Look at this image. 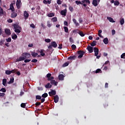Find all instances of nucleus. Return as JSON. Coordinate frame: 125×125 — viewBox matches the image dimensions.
<instances>
[{"label":"nucleus","instance_id":"obj_45","mask_svg":"<svg viewBox=\"0 0 125 125\" xmlns=\"http://www.w3.org/2000/svg\"><path fill=\"white\" fill-rule=\"evenodd\" d=\"M54 16V14H53V13H51L49 14V15H48V17H49L50 18H52Z\"/></svg>","mask_w":125,"mask_h":125},{"label":"nucleus","instance_id":"obj_4","mask_svg":"<svg viewBox=\"0 0 125 125\" xmlns=\"http://www.w3.org/2000/svg\"><path fill=\"white\" fill-rule=\"evenodd\" d=\"M85 54V52L82 50H80L78 51V54L80 55V56H78V58L81 59L83 57V55Z\"/></svg>","mask_w":125,"mask_h":125},{"label":"nucleus","instance_id":"obj_49","mask_svg":"<svg viewBox=\"0 0 125 125\" xmlns=\"http://www.w3.org/2000/svg\"><path fill=\"white\" fill-rule=\"evenodd\" d=\"M21 108L25 107V104H24V103L21 104Z\"/></svg>","mask_w":125,"mask_h":125},{"label":"nucleus","instance_id":"obj_64","mask_svg":"<svg viewBox=\"0 0 125 125\" xmlns=\"http://www.w3.org/2000/svg\"><path fill=\"white\" fill-rule=\"evenodd\" d=\"M13 21L11 19L7 20V22H8V23H12Z\"/></svg>","mask_w":125,"mask_h":125},{"label":"nucleus","instance_id":"obj_28","mask_svg":"<svg viewBox=\"0 0 125 125\" xmlns=\"http://www.w3.org/2000/svg\"><path fill=\"white\" fill-rule=\"evenodd\" d=\"M81 3H85L86 2V3L88 4H90V1L89 0H81Z\"/></svg>","mask_w":125,"mask_h":125},{"label":"nucleus","instance_id":"obj_50","mask_svg":"<svg viewBox=\"0 0 125 125\" xmlns=\"http://www.w3.org/2000/svg\"><path fill=\"white\" fill-rule=\"evenodd\" d=\"M113 3H114V5H119L120 4V2L118 1H116L114 2H113Z\"/></svg>","mask_w":125,"mask_h":125},{"label":"nucleus","instance_id":"obj_6","mask_svg":"<svg viewBox=\"0 0 125 125\" xmlns=\"http://www.w3.org/2000/svg\"><path fill=\"white\" fill-rule=\"evenodd\" d=\"M56 94V91L55 90L51 89V92H49V95L50 96H54Z\"/></svg>","mask_w":125,"mask_h":125},{"label":"nucleus","instance_id":"obj_37","mask_svg":"<svg viewBox=\"0 0 125 125\" xmlns=\"http://www.w3.org/2000/svg\"><path fill=\"white\" fill-rule=\"evenodd\" d=\"M64 31L65 32V33H68V32L69 31V30L67 26H64Z\"/></svg>","mask_w":125,"mask_h":125},{"label":"nucleus","instance_id":"obj_13","mask_svg":"<svg viewBox=\"0 0 125 125\" xmlns=\"http://www.w3.org/2000/svg\"><path fill=\"white\" fill-rule=\"evenodd\" d=\"M94 52H95V56L99 55V49L98 48H94Z\"/></svg>","mask_w":125,"mask_h":125},{"label":"nucleus","instance_id":"obj_21","mask_svg":"<svg viewBox=\"0 0 125 125\" xmlns=\"http://www.w3.org/2000/svg\"><path fill=\"white\" fill-rule=\"evenodd\" d=\"M92 4H93L94 6H95V7L97 6L98 5V1H97V0H93Z\"/></svg>","mask_w":125,"mask_h":125},{"label":"nucleus","instance_id":"obj_38","mask_svg":"<svg viewBox=\"0 0 125 125\" xmlns=\"http://www.w3.org/2000/svg\"><path fill=\"white\" fill-rule=\"evenodd\" d=\"M78 34H80V36H81V37H84V36H85L83 31L79 32Z\"/></svg>","mask_w":125,"mask_h":125},{"label":"nucleus","instance_id":"obj_32","mask_svg":"<svg viewBox=\"0 0 125 125\" xmlns=\"http://www.w3.org/2000/svg\"><path fill=\"white\" fill-rule=\"evenodd\" d=\"M69 62H67L65 63H64V64H63V65H62V67H67V66H68L69 65Z\"/></svg>","mask_w":125,"mask_h":125},{"label":"nucleus","instance_id":"obj_16","mask_svg":"<svg viewBox=\"0 0 125 125\" xmlns=\"http://www.w3.org/2000/svg\"><path fill=\"white\" fill-rule=\"evenodd\" d=\"M5 13V12L3 11V9L1 7H0V16L1 17L3 16Z\"/></svg>","mask_w":125,"mask_h":125},{"label":"nucleus","instance_id":"obj_52","mask_svg":"<svg viewBox=\"0 0 125 125\" xmlns=\"http://www.w3.org/2000/svg\"><path fill=\"white\" fill-rule=\"evenodd\" d=\"M38 61L37 59H33L32 60H31V62L33 63H36Z\"/></svg>","mask_w":125,"mask_h":125},{"label":"nucleus","instance_id":"obj_51","mask_svg":"<svg viewBox=\"0 0 125 125\" xmlns=\"http://www.w3.org/2000/svg\"><path fill=\"white\" fill-rule=\"evenodd\" d=\"M6 42H11V38H8V39H6Z\"/></svg>","mask_w":125,"mask_h":125},{"label":"nucleus","instance_id":"obj_14","mask_svg":"<svg viewBox=\"0 0 125 125\" xmlns=\"http://www.w3.org/2000/svg\"><path fill=\"white\" fill-rule=\"evenodd\" d=\"M17 17V13H15V12H13L11 13V15L10 16V17L11 18H15Z\"/></svg>","mask_w":125,"mask_h":125},{"label":"nucleus","instance_id":"obj_23","mask_svg":"<svg viewBox=\"0 0 125 125\" xmlns=\"http://www.w3.org/2000/svg\"><path fill=\"white\" fill-rule=\"evenodd\" d=\"M51 81V84H52V85H54V86H57V82H56L54 80H50Z\"/></svg>","mask_w":125,"mask_h":125},{"label":"nucleus","instance_id":"obj_33","mask_svg":"<svg viewBox=\"0 0 125 125\" xmlns=\"http://www.w3.org/2000/svg\"><path fill=\"white\" fill-rule=\"evenodd\" d=\"M120 23L122 25H124V24L125 23V20H124V18L121 19V20L120 21Z\"/></svg>","mask_w":125,"mask_h":125},{"label":"nucleus","instance_id":"obj_11","mask_svg":"<svg viewBox=\"0 0 125 125\" xmlns=\"http://www.w3.org/2000/svg\"><path fill=\"white\" fill-rule=\"evenodd\" d=\"M25 59H28V58L20 57L19 59H16V62H20L21 61H23L25 60Z\"/></svg>","mask_w":125,"mask_h":125},{"label":"nucleus","instance_id":"obj_36","mask_svg":"<svg viewBox=\"0 0 125 125\" xmlns=\"http://www.w3.org/2000/svg\"><path fill=\"white\" fill-rule=\"evenodd\" d=\"M11 73H13V72H11L10 70H6L5 71V74L7 75H9L11 74Z\"/></svg>","mask_w":125,"mask_h":125},{"label":"nucleus","instance_id":"obj_55","mask_svg":"<svg viewBox=\"0 0 125 125\" xmlns=\"http://www.w3.org/2000/svg\"><path fill=\"white\" fill-rule=\"evenodd\" d=\"M71 47H72V48L73 49V50H75L76 48H77V47L74 44L72 45Z\"/></svg>","mask_w":125,"mask_h":125},{"label":"nucleus","instance_id":"obj_19","mask_svg":"<svg viewBox=\"0 0 125 125\" xmlns=\"http://www.w3.org/2000/svg\"><path fill=\"white\" fill-rule=\"evenodd\" d=\"M18 38L17 35L15 34V33H12L11 35V38L13 40H16Z\"/></svg>","mask_w":125,"mask_h":125},{"label":"nucleus","instance_id":"obj_5","mask_svg":"<svg viewBox=\"0 0 125 125\" xmlns=\"http://www.w3.org/2000/svg\"><path fill=\"white\" fill-rule=\"evenodd\" d=\"M21 0H17L16 1V7H17V9H20L21 8Z\"/></svg>","mask_w":125,"mask_h":125},{"label":"nucleus","instance_id":"obj_25","mask_svg":"<svg viewBox=\"0 0 125 125\" xmlns=\"http://www.w3.org/2000/svg\"><path fill=\"white\" fill-rule=\"evenodd\" d=\"M97 45V42L93 41L92 43H91L90 45L92 47L95 46Z\"/></svg>","mask_w":125,"mask_h":125},{"label":"nucleus","instance_id":"obj_43","mask_svg":"<svg viewBox=\"0 0 125 125\" xmlns=\"http://www.w3.org/2000/svg\"><path fill=\"white\" fill-rule=\"evenodd\" d=\"M121 59H125V53H124L121 55Z\"/></svg>","mask_w":125,"mask_h":125},{"label":"nucleus","instance_id":"obj_58","mask_svg":"<svg viewBox=\"0 0 125 125\" xmlns=\"http://www.w3.org/2000/svg\"><path fill=\"white\" fill-rule=\"evenodd\" d=\"M30 61H31V60H28V59L24 60V62H25V63L29 62H30Z\"/></svg>","mask_w":125,"mask_h":125},{"label":"nucleus","instance_id":"obj_7","mask_svg":"<svg viewBox=\"0 0 125 125\" xmlns=\"http://www.w3.org/2000/svg\"><path fill=\"white\" fill-rule=\"evenodd\" d=\"M67 13V9H65L63 10H61L60 12V14L63 16H66V13Z\"/></svg>","mask_w":125,"mask_h":125},{"label":"nucleus","instance_id":"obj_47","mask_svg":"<svg viewBox=\"0 0 125 125\" xmlns=\"http://www.w3.org/2000/svg\"><path fill=\"white\" fill-rule=\"evenodd\" d=\"M0 92H2L3 93H5V92H6V90H5V88H1V89H0Z\"/></svg>","mask_w":125,"mask_h":125},{"label":"nucleus","instance_id":"obj_39","mask_svg":"<svg viewBox=\"0 0 125 125\" xmlns=\"http://www.w3.org/2000/svg\"><path fill=\"white\" fill-rule=\"evenodd\" d=\"M14 83V78H11L10 79V81H9V82H8V83Z\"/></svg>","mask_w":125,"mask_h":125},{"label":"nucleus","instance_id":"obj_57","mask_svg":"<svg viewBox=\"0 0 125 125\" xmlns=\"http://www.w3.org/2000/svg\"><path fill=\"white\" fill-rule=\"evenodd\" d=\"M4 42V40H1L0 42V45L2 46V44H3V43Z\"/></svg>","mask_w":125,"mask_h":125},{"label":"nucleus","instance_id":"obj_27","mask_svg":"<svg viewBox=\"0 0 125 125\" xmlns=\"http://www.w3.org/2000/svg\"><path fill=\"white\" fill-rule=\"evenodd\" d=\"M45 87L47 89H50L51 88V84L50 83H48L45 85Z\"/></svg>","mask_w":125,"mask_h":125},{"label":"nucleus","instance_id":"obj_42","mask_svg":"<svg viewBox=\"0 0 125 125\" xmlns=\"http://www.w3.org/2000/svg\"><path fill=\"white\" fill-rule=\"evenodd\" d=\"M42 97H41V96H39V95H36V100H40L41 99H41Z\"/></svg>","mask_w":125,"mask_h":125},{"label":"nucleus","instance_id":"obj_2","mask_svg":"<svg viewBox=\"0 0 125 125\" xmlns=\"http://www.w3.org/2000/svg\"><path fill=\"white\" fill-rule=\"evenodd\" d=\"M52 47L53 48H56L57 47V44H56V42H51V45H49V46H48V48H49V49L51 50V48H52Z\"/></svg>","mask_w":125,"mask_h":125},{"label":"nucleus","instance_id":"obj_29","mask_svg":"<svg viewBox=\"0 0 125 125\" xmlns=\"http://www.w3.org/2000/svg\"><path fill=\"white\" fill-rule=\"evenodd\" d=\"M10 10L12 12H14L15 11V9H14V6L12 3L10 4Z\"/></svg>","mask_w":125,"mask_h":125},{"label":"nucleus","instance_id":"obj_35","mask_svg":"<svg viewBox=\"0 0 125 125\" xmlns=\"http://www.w3.org/2000/svg\"><path fill=\"white\" fill-rule=\"evenodd\" d=\"M41 97L43 98H46L47 97H48V94L47 93H44L42 95V96H41Z\"/></svg>","mask_w":125,"mask_h":125},{"label":"nucleus","instance_id":"obj_48","mask_svg":"<svg viewBox=\"0 0 125 125\" xmlns=\"http://www.w3.org/2000/svg\"><path fill=\"white\" fill-rule=\"evenodd\" d=\"M11 72H12L13 73H15L18 72V71H17V69H14V70H12L11 71H10Z\"/></svg>","mask_w":125,"mask_h":125},{"label":"nucleus","instance_id":"obj_53","mask_svg":"<svg viewBox=\"0 0 125 125\" xmlns=\"http://www.w3.org/2000/svg\"><path fill=\"white\" fill-rule=\"evenodd\" d=\"M69 10H70V11H71V12H73L74 8H73V7L70 6L69 7Z\"/></svg>","mask_w":125,"mask_h":125},{"label":"nucleus","instance_id":"obj_22","mask_svg":"<svg viewBox=\"0 0 125 125\" xmlns=\"http://www.w3.org/2000/svg\"><path fill=\"white\" fill-rule=\"evenodd\" d=\"M102 32V30H99L98 33V36H99V37H100V38L104 39V36H103L101 35Z\"/></svg>","mask_w":125,"mask_h":125},{"label":"nucleus","instance_id":"obj_1","mask_svg":"<svg viewBox=\"0 0 125 125\" xmlns=\"http://www.w3.org/2000/svg\"><path fill=\"white\" fill-rule=\"evenodd\" d=\"M13 27L14 28V32L17 34L21 33V30H22V27L17 24H13Z\"/></svg>","mask_w":125,"mask_h":125},{"label":"nucleus","instance_id":"obj_17","mask_svg":"<svg viewBox=\"0 0 125 125\" xmlns=\"http://www.w3.org/2000/svg\"><path fill=\"white\" fill-rule=\"evenodd\" d=\"M77 59V56H70L68 57V60H75Z\"/></svg>","mask_w":125,"mask_h":125},{"label":"nucleus","instance_id":"obj_18","mask_svg":"<svg viewBox=\"0 0 125 125\" xmlns=\"http://www.w3.org/2000/svg\"><path fill=\"white\" fill-rule=\"evenodd\" d=\"M58 79L60 81H63V80H64V76L63 74H59V75H58Z\"/></svg>","mask_w":125,"mask_h":125},{"label":"nucleus","instance_id":"obj_20","mask_svg":"<svg viewBox=\"0 0 125 125\" xmlns=\"http://www.w3.org/2000/svg\"><path fill=\"white\" fill-rule=\"evenodd\" d=\"M106 19H107V20H108V21H109V22H111V23H115V21H114V20H113V18H112L111 17H107Z\"/></svg>","mask_w":125,"mask_h":125},{"label":"nucleus","instance_id":"obj_56","mask_svg":"<svg viewBox=\"0 0 125 125\" xmlns=\"http://www.w3.org/2000/svg\"><path fill=\"white\" fill-rule=\"evenodd\" d=\"M56 3H57V4L60 5L61 4V1L60 0H57L56 1Z\"/></svg>","mask_w":125,"mask_h":125},{"label":"nucleus","instance_id":"obj_8","mask_svg":"<svg viewBox=\"0 0 125 125\" xmlns=\"http://www.w3.org/2000/svg\"><path fill=\"white\" fill-rule=\"evenodd\" d=\"M46 77L48 78L47 80L49 81L54 79L53 77H51V73H48V74H47Z\"/></svg>","mask_w":125,"mask_h":125},{"label":"nucleus","instance_id":"obj_60","mask_svg":"<svg viewBox=\"0 0 125 125\" xmlns=\"http://www.w3.org/2000/svg\"><path fill=\"white\" fill-rule=\"evenodd\" d=\"M5 94L4 93H0V97H3Z\"/></svg>","mask_w":125,"mask_h":125},{"label":"nucleus","instance_id":"obj_10","mask_svg":"<svg viewBox=\"0 0 125 125\" xmlns=\"http://www.w3.org/2000/svg\"><path fill=\"white\" fill-rule=\"evenodd\" d=\"M59 100V97L58 95L54 96V97L53 98V101L54 103H57L58 102V101Z\"/></svg>","mask_w":125,"mask_h":125},{"label":"nucleus","instance_id":"obj_30","mask_svg":"<svg viewBox=\"0 0 125 125\" xmlns=\"http://www.w3.org/2000/svg\"><path fill=\"white\" fill-rule=\"evenodd\" d=\"M23 17L25 18H28V13L26 11L23 12Z\"/></svg>","mask_w":125,"mask_h":125},{"label":"nucleus","instance_id":"obj_41","mask_svg":"<svg viewBox=\"0 0 125 125\" xmlns=\"http://www.w3.org/2000/svg\"><path fill=\"white\" fill-rule=\"evenodd\" d=\"M40 55L42 57L45 56V53H43V50L41 49V51H40Z\"/></svg>","mask_w":125,"mask_h":125},{"label":"nucleus","instance_id":"obj_15","mask_svg":"<svg viewBox=\"0 0 125 125\" xmlns=\"http://www.w3.org/2000/svg\"><path fill=\"white\" fill-rule=\"evenodd\" d=\"M38 53H36L35 52H31L30 56H32L33 58L37 57Z\"/></svg>","mask_w":125,"mask_h":125},{"label":"nucleus","instance_id":"obj_3","mask_svg":"<svg viewBox=\"0 0 125 125\" xmlns=\"http://www.w3.org/2000/svg\"><path fill=\"white\" fill-rule=\"evenodd\" d=\"M31 56V55H30V54L27 53L26 52H24V53H22V54H21V57L24 58H26V59H29Z\"/></svg>","mask_w":125,"mask_h":125},{"label":"nucleus","instance_id":"obj_61","mask_svg":"<svg viewBox=\"0 0 125 125\" xmlns=\"http://www.w3.org/2000/svg\"><path fill=\"white\" fill-rule=\"evenodd\" d=\"M47 26H48V27H51V24L50 23V21H48V24H47Z\"/></svg>","mask_w":125,"mask_h":125},{"label":"nucleus","instance_id":"obj_12","mask_svg":"<svg viewBox=\"0 0 125 125\" xmlns=\"http://www.w3.org/2000/svg\"><path fill=\"white\" fill-rule=\"evenodd\" d=\"M87 50L89 51V53H92L93 52V47L90 46V45H88L86 48Z\"/></svg>","mask_w":125,"mask_h":125},{"label":"nucleus","instance_id":"obj_31","mask_svg":"<svg viewBox=\"0 0 125 125\" xmlns=\"http://www.w3.org/2000/svg\"><path fill=\"white\" fill-rule=\"evenodd\" d=\"M2 85L5 86V85H6V79H2Z\"/></svg>","mask_w":125,"mask_h":125},{"label":"nucleus","instance_id":"obj_26","mask_svg":"<svg viewBox=\"0 0 125 125\" xmlns=\"http://www.w3.org/2000/svg\"><path fill=\"white\" fill-rule=\"evenodd\" d=\"M73 22H74V23H75V24H76V26H80V24L77 22V20L76 19H73Z\"/></svg>","mask_w":125,"mask_h":125},{"label":"nucleus","instance_id":"obj_46","mask_svg":"<svg viewBox=\"0 0 125 125\" xmlns=\"http://www.w3.org/2000/svg\"><path fill=\"white\" fill-rule=\"evenodd\" d=\"M45 42H46L47 43H50V42H51V39H45Z\"/></svg>","mask_w":125,"mask_h":125},{"label":"nucleus","instance_id":"obj_59","mask_svg":"<svg viewBox=\"0 0 125 125\" xmlns=\"http://www.w3.org/2000/svg\"><path fill=\"white\" fill-rule=\"evenodd\" d=\"M37 88H38V90H39V91L43 90V87H38Z\"/></svg>","mask_w":125,"mask_h":125},{"label":"nucleus","instance_id":"obj_44","mask_svg":"<svg viewBox=\"0 0 125 125\" xmlns=\"http://www.w3.org/2000/svg\"><path fill=\"white\" fill-rule=\"evenodd\" d=\"M52 21H53V22L57 21V18L56 17H53V18H52Z\"/></svg>","mask_w":125,"mask_h":125},{"label":"nucleus","instance_id":"obj_63","mask_svg":"<svg viewBox=\"0 0 125 125\" xmlns=\"http://www.w3.org/2000/svg\"><path fill=\"white\" fill-rule=\"evenodd\" d=\"M69 41H70V42L72 43L74 42V40L72 38H70V39H69Z\"/></svg>","mask_w":125,"mask_h":125},{"label":"nucleus","instance_id":"obj_34","mask_svg":"<svg viewBox=\"0 0 125 125\" xmlns=\"http://www.w3.org/2000/svg\"><path fill=\"white\" fill-rule=\"evenodd\" d=\"M76 3V4L79 5L80 4L83 5V2H81V1L77 0L75 2Z\"/></svg>","mask_w":125,"mask_h":125},{"label":"nucleus","instance_id":"obj_9","mask_svg":"<svg viewBox=\"0 0 125 125\" xmlns=\"http://www.w3.org/2000/svg\"><path fill=\"white\" fill-rule=\"evenodd\" d=\"M4 33L5 34L7 35L8 36H10L11 35V32H10V30L7 28L4 30Z\"/></svg>","mask_w":125,"mask_h":125},{"label":"nucleus","instance_id":"obj_24","mask_svg":"<svg viewBox=\"0 0 125 125\" xmlns=\"http://www.w3.org/2000/svg\"><path fill=\"white\" fill-rule=\"evenodd\" d=\"M104 44H108V39L107 38L104 39Z\"/></svg>","mask_w":125,"mask_h":125},{"label":"nucleus","instance_id":"obj_54","mask_svg":"<svg viewBox=\"0 0 125 125\" xmlns=\"http://www.w3.org/2000/svg\"><path fill=\"white\" fill-rule=\"evenodd\" d=\"M41 104V103L40 102H37L36 103H35V106H38L39 105H40Z\"/></svg>","mask_w":125,"mask_h":125},{"label":"nucleus","instance_id":"obj_40","mask_svg":"<svg viewBox=\"0 0 125 125\" xmlns=\"http://www.w3.org/2000/svg\"><path fill=\"white\" fill-rule=\"evenodd\" d=\"M95 73L96 74L102 73V70H101V69H97V70H96Z\"/></svg>","mask_w":125,"mask_h":125},{"label":"nucleus","instance_id":"obj_62","mask_svg":"<svg viewBox=\"0 0 125 125\" xmlns=\"http://www.w3.org/2000/svg\"><path fill=\"white\" fill-rule=\"evenodd\" d=\"M30 27L34 29L35 28V26L34 25V24L33 23L30 24Z\"/></svg>","mask_w":125,"mask_h":125}]
</instances>
